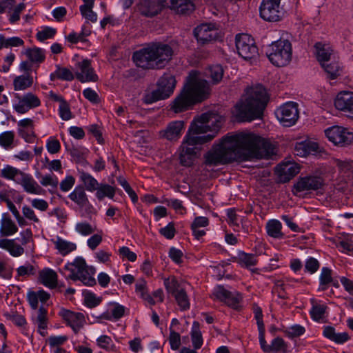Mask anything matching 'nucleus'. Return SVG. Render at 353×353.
<instances>
[{
    "instance_id": "50",
    "label": "nucleus",
    "mask_w": 353,
    "mask_h": 353,
    "mask_svg": "<svg viewBox=\"0 0 353 353\" xmlns=\"http://www.w3.org/2000/svg\"><path fill=\"white\" fill-rule=\"evenodd\" d=\"M21 99L23 100V102L28 105L29 109L36 108L40 105V100L39 98L32 93L26 94L21 98Z\"/></svg>"
},
{
    "instance_id": "27",
    "label": "nucleus",
    "mask_w": 353,
    "mask_h": 353,
    "mask_svg": "<svg viewBox=\"0 0 353 353\" xmlns=\"http://www.w3.org/2000/svg\"><path fill=\"white\" fill-rule=\"evenodd\" d=\"M314 48L317 60L321 65L330 61L333 50L329 44L318 42L315 44Z\"/></svg>"
},
{
    "instance_id": "28",
    "label": "nucleus",
    "mask_w": 353,
    "mask_h": 353,
    "mask_svg": "<svg viewBox=\"0 0 353 353\" xmlns=\"http://www.w3.org/2000/svg\"><path fill=\"white\" fill-rule=\"evenodd\" d=\"M0 248L8 250L12 256L15 257L20 256L24 253L23 248L17 244L14 239H0Z\"/></svg>"
},
{
    "instance_id": "18",
    "label": "nucleus",
    "mask_w": 353,
    "mask_h": 353,
    "mask_svg": "<svg viewBox=\"0 0 353 353\" xmlns=\"http://www.w3.org/2000/svg\"><path fill=\"white\" fill-rule=\"evenodd\" d=\"M15 182L20 184L28 193L41 195L45 192L32 176L23 172L20 177L15 179Z\"/></svg>"
},
{
    "instance_id": "14",
    "label": "nucleus",
    "mask_w": 353,
    "mask_h": 353,
    "mask_svg": "<svg viewBox=\"0 0 353 353\" xmlns=\"http://www.w3.org/2000/svg\"><path fill=\"white\" fill-rule=\"evenodd\" d=\"M194 34L197 41L202 44L216 40L218 36L215 26L211 23H203L197 26Z\"/></svg>"
},
{
    "instance_id": "49",
    "label": "nucleus",
    "mask_w": 353,
    "mask_h": 353,
    "mask_svg": "<svg viewBox=\"0 0 353 353\" xmlns=\"http://www.w3.org/2000/svg\"><path fill=\"white\" fill-rule=\"evenodd\" d=\"M25 4L23 3H19L16 5L14 4V7L12 8L11 11L9 21L11 23H14L20 19L21 12L25 9Z\"/></svg>"
},
{
    "instance_id": "24",
    "label": "nucleus",
    "mask_w": 353,
    "mask_h": 353,
    "mask_svg": "<svg viewBox=\"0 0 353 353\" xmlns=\"http://www.w3.org/2000/svg\"><path fill=\"white\" fill-rule=\"evenodd\" d=\"M294 151L297 156L302 157L320 152L319 145L309 140L296 143Z\"/></svg>"
},
{
    "instance_id": "36",
    "label": "nucleus",
    "mask_w": 353,
    "mask_h": 353,
    "mask_svg": "<svg viewBox=\"0 0 353 353\" xmlns=\"http://www.w3.org/2000/svg\"><path fill=\"white\" fill-rule=\"evenodd\" d=\"M321 66L327 73V77L330 79H335L340 75L341 68L336 61L330 63H328V62L323 63Z\"/></svg>"
},
{
    "instance_id": "32",
    "label": "nucleus",
    "mask_w": 353,
    "mask_h": 353,
    "mask_svg": "<svg viewBox=\"0 0 353 353\" xmlns=\"http://www.w3.org/2000/svg\"><path fill=\"white\" fill-rule=\"evenodd\" d=\"M282 225L277 220H270L267 223L266 229L269 236L276 239H281L283 234L281 232Z\"/></svg>"
},
{
    "instance_id": "37",
    "label": "nucleus",
    "mask_w": 353,
    "mask_h": 353,
    "mask_svg": "<svg viewBox=\"0 0 353 353\" xmlns=\"http://www.w3.org/2000/svg\"><path fill=\"white\" fill-rule=\"evenodd\" d=\"M25 54L32 62L41 63L45 59L44 50L39 48H28L26 50Z\"/></svg>"
},
{
    "instance_id": "59",
    "label": "nucleus",
    "mask_w": 353,
    "mask_h": 353,
    "mask_svg": "<svg viewBox=\"0 0 353 353\" xmlns=\"http://www.w3.org/2000/svg\"><path fill=\"white\" fill-rule=\"evenodd\" d=\"M319 265V263L316 259L310 257L306 261L305 268L307 272L313 274L318 270Z\"/></svg>"
},
{
    "instance_id": "57",
    "label": "nucleus",
    "mask_w": 353,
    "mask_h": 353,
    "mask_svg": "<svg viewBox=\"0 0 353 353\" xmlns=\"http://www.w3.org/2000/svg\"><path fill=\"white\" fill-rule=\"evenodd\" d=\"M59 115L63 120L68 121L72 118V113L67 102L59 105Z\"/></svg>"
},
{
    "instance_id": "19",
    "label": "nucleus",
    "mask_w": 353,
    "mask_h": 353,
    "mask_svg": "<svg viewBox=\"0 0 353 353\" xmlns=\"http://www.w3.org/2000/svg\"><path fill=\"white\" fill-rule=\"evenodd\" d=\"M60 316L68 323L75 333H77L85 322V317L82 313L73 312L70 310L61 309Z\"/></svg>"
},
{
    "instance_id": "2",
    "label": "nucleus",
    "mask_w": 353,
    "mask_h": 353,
    "mask_svg": "<svg viewBox=\"0 0 353 353\" xmlns=\"http://www.w3.org/2000/svg\"><path fill=\"white\" fill-rule=\"evenodd\" d=\"M224 119L219 114L207 112L196 118L191 123L180 150L196 156L199 149L197 145L212 141L217 134Z\"/></svg>"
},
{
    "instance_id": "5",
    "label": "nucleus",
    "mask_w": 353,
    "mask_h": 353,
    "mask_svg": "<svg viewBox=\"0 0 353 353\" xmlns=\"http://www.w3.org/2000/svg\"><path fill=\"white\" fill-rule=\"evenodd\" d=\"M172 54V48L169 45L158 43L135 52L132 59L138 67L160 69L169 62Z\"/></svg>"
},
{
    "instance_id": "6",
    "label": "nucleus",
    "mask_w": 353,
    "mask_h": 353,
    "mask_svg": "<svg viewBox=\"0 0 353 353\" xmlns=\"http://www.w3.org/2000/svg\"><path fill=\"white\" fill-rule=\"evenodd\" d=\"M292 45L288 40L279 39L268 47L265 54L270 62L278 67L287 65L292 59Z\"/></svg>"
},
{
    "instance_id": "51",
    "label": "nucleus",
    "mask_w": 353,
    "mask_h": 353,
    "mask_svg": "<svg viewBox=\"0 0 353 353\" xmlns=\"http://www.w3.org/2000/svg\"><path fill=\"white\" fill-rule=\"evenodd\" d=\"M169 341L171 348L173 350H176L181 345V336L180 334L176 332L172 328L170 327V336Z\"/></svg>"
},
{
    "instance_id": "25",
    "label": "nucleus",
    "mask_w": 353,
    "mask_h": 353,
    "mask_svg": "<svg viewBox=\"0 0 353 353\" xmlns=\"http://www.w3.org/2000/svg\"><path fill=\"white\" fill-rule=\"evenodd\" d=\"M70 272V274H72V272L74 274H83L87 272L89 274H94L95 269L93 267H88L86 265L85 261L82 257H77L73 262L68 263L64 268Z\"/></svg>"
},
{
    "instance_id": "20",
    "label": "nucleus",
    "mask_w": 353,
    "mask_h": 353,
    "mask_svg": "<svg viewBox=\"0 0 353 353\" xmlns=\"http://www.w3.org/2000/svg\"><path fill=\"white\" fill-rule=\"evenodd\" d=\"M162 6L169 7L178 14H188L194 9L191 0H161Z\"/></svg>"
},
{
    "instance_id": "30",
    "label": "nucleus",
    "mask_w": 353,
    "mask_h": 353,
    "mask_svg": "<svg viewBox=\"0 0 353 353\" xmlns=\"http://www.w3.org/2000/svg\"><path fill=\"white\" fill-rule=\"evenodd\" d=\"M41 282L50 288H54L57 284V273L50 269L42 270L39 274Z\"/></svg>"
},
{
    "instance_id": "54",
    "label": "nucleus",
    "mask_w": 353,
    "mask_h": 353,
    "mask_svg": "<svg viewBox=\"0 0 353 353\" xmlns=\"http://www.w3.org/2000/svg\"><path fill=\"white\" fill-rule=\"evenodd\" d=\"M56 33V30L52 28H46L37 34V39L40 41H43L48 39L52 38Z\"/></svg>"
},
{
    "instance_id": "61",
    "label": "nucleus",
    "mask_w": 353,
    "mask_h": 353,
    "mask_svg": "<svg viewBox=\"0 0 353 353\" xmlns=\"http://www.w3.org/2000/svg\"><path fill=\"white\" fill-rule=\"evenodd\" d=\"M40 183L43 186H51L54 188L57 187L59 183L57 178L50 174L43 176Z\"/></svg>"
},
{
    "instance_id": "13",
    "label": "nucleus",
    "mask_w": 353,
    "mask_h": 353,
    "mask_svg": "<svg viewBox=\"0 0 353 353\" xmlns=\"http://www.w3.org/2000/svg\"><path fill=\"white\" fill-rule=\"evenodd\" d=\"M185 124L182 121H174L170 122L167 126L159 131L160 138L171 142L177 141L182 135Z\"/></svg>"
},
{
    "instance_id": "33",
    "label": "nucleus",
    "mask_w": 353,
    "mask_h": 353,
    "mask_svg": "<svg viewBox=\"0 0 353 353\" xmlns=\"http://www.w3.org/2000/svg\"><path fill=\"white\" fill-rule=\"evenodd\" d=\"M80 179L88 191L93 192L97 190L99 188V183L98 181L91 174L87 172H80Z\"/></svg>"
},
{
    "instance_id": "52",
    "label": "nucleus",
    "mask_w": 353,
    "mask_h": 353,
    "mask_svg": "<svg viewBox=\"0 0 353 353\" xmlns=\"http://www.w3.org/2000/svg\"><path fill=\"white\" fill-rule=\"evenodd\" d=\"M76 231L82 235L88 236L94 232L92 225L86 222L78 223L75 227Z\"/></svg>"
},
{
    "instance_id": "1",
    "label": "nucleus",
    "mask_w": 353,
    "mask_h": 353,
    "mask_svg": "<svg viewBox=\"0 0 353 353\" xmlns=\"http://www.w3.org/2000/svg\"><path fill=\"white\" fill-rule=\"evenodd\" d=\"M274 153L273 145L254 134H228L204 154V164L214 167L254 158L269 159Z\"/></svg>"
},
{
    "instance_id": "23",
    "label": "nucleus",
    "mask_w": 353,
    "mask_h": 353,
    "mask_svg": "<svg viewBox=\"0 0 353 353\" xmlns=\"http://www.w3.org/2000/svg\"><path fill=\"white\" fill-rule=\"evenodd\" d=\"M164 7L162 6L161 0L158 2L150 0H142L139 4V11L140 13L147 17H152L157 15Z\"/></svg>"
},
{
    "instance_id": "46",
    "label": "nucleus",
    "mask_w": 353,
    "mask_h": 353,
    "mask_svg": "<svg viewBox=\"0 0 353 353\" xmlns=\"http://www.w3.org/2000/svg\"><path fill=\"white\" fill-rule=\"evenodd\" d=\"M209 75L214 83H219L223 77V70L219 65H216L210 68Z\"/></svg>"
},
{
    "instance_id": "60",
    "label": "nucleus",
    "mask_w": 353,
    "mask_h": 353,
    "mask_svg": "<svg viewBox=\"0 0 353 353\" xmlns=\"http://www.w3.org/2000/svg\"><path fill=\"white\" fill-rule=\"evenodd\" d=\"M159 232L161 235L168 239H172L174 236L175 228L172 223H170L167 226L161 228Z\"/></svg>"
},
{
    "instance_id": "7",
    "label": "nucleus",
    "mask_w": 353,
    "mask_h": 353,
    "mask_svg": "<svg viewBox=\"0 0 353 353\" xmlns=\"http://www.w3.org/2000/svg\"><path fill=\"white\" fill-rule=\"evenodd\" d=\"M176 83L173 75L164 74L157 81V88L144 96V103L150 104L169 97L173 93Z\"/></svg>"
},
{
    "instance_id": "39",
    "label": "nucleus",
    "mask_w": 353,
    "mask_h": 353,
    "mask_svg": "<svg viewBox=\"0 0 353 353\" xmlns=\"http://www.w3.org/2000/svg\"><path fill=\"white\" fill-rule=\"evenodd\" d=\"M191 336L194 347L195 349L200 348L203 344V339L199 330V323L196 321L193 323Z\"/></svg>"
},
{
    "instance_id": "55",
    "label": "nucleus",
    "mask_w": 353,
    "mask_h": 353,
    "mask_svg": "<svg viewBox=\"0 0 353 353\" xmlns=\"http://www.w3.org/2000/svg\"><path fill=\"white\" fill-rule=\"evenodd\" d=\"M272 292L273 293H276L278 297L280 299H288L287 293L285 292L284 288V283L282 281L278 280L275 282Z\"/></svg>"
},
{
    "instance_id": "62",
    "label": "nucleus",
    "mask_w": 353,
    "mask_h": 353,
    "mask_svg": "<svg viewBox=\"0 0 353 353\" xmlns=\"http://www.w3.org/2000/svg\"><path fill=\"white\" fill-rule=\"evenodd\" d=\"M15 0H3L0 1V14L4 12H11L14 7Z\"/></svg>"
},
{
    "instance_id": "8",
    "label": "nucleus",
    "mask_w": 353,
    "mask_h": 353,
    "mask_svg": "<svg viewBox=\"0 0 353 353\" xmlns=\"http://www.w3.org/2000/svg\"><path fill=\"white\" fill-rule=\"evenodd\" d=\"M185 283L179 282L175 277L165 279L164 285L169 293H171L181 310L190 308V302L184 288Z\"/></svg>"
},
{
    "instance_id": "38",
    "label": "nucleus",
    "mask_w": 353,
    "mask_h": 353,
    "mask_svg": "<svg viewBox=\"0 0 353 353\" xmlns=\"http://www.w3.org/2000/svg\"><path fill=\"white\" fill-rule=\"evenodd\" d=\"M115 194V189L108 184H99L97 190L96 196L99 200H102L105 196L112 199Z\"/></svg>"
},
{
    "instance_id": "31",
    "label": "nucleus",
    "mask_w": 353,
    "mask_h": 353,
    "mask_svg": "<svg viewBox=\"0 0 353 353\" xmlns=\"http://www.w3.org/2000/svg\"><path fill=\"white\" fill-rule=\"evenodd\" d=\"M52 241L54 244L55 248L63 256H65L77 249L75 243L63 240L59 236L56 240Z\"/></svg>"
},
{
    "instance_id": "63",
    "label": "nucleus",
    "mask_w": 353,
    "mask_h": 353,
    "mask_svg": "<svg viewBox=\"0 0 353 353\" xmlns=\"http://www.w3.org/2000/svg\"><path fill=\"white\" fill-rule=\"evenodd\" d=\"M83 94L85 99L90 102L97 103L99 102V98L97 93L91 88H87L83 91Z\"/></svg>"
},
{
    "instance_id": "48",
    "label": "nucleus",
    "mask_w": 353,
    "mask_h": 353,
    "mask_svg": "<svg viewBox=\"0 0 353 353\" xmlns=\"http://www.w3.org/2000/svg\"><path fill=\"white\" fill-rule=\"evenodd\" d=\"M56 74L59 79L64 81H72L74 77L73 73L69 69L59 65H57Z\"/></svg>"
},
{
    "instance_id": "43",
    "label": "nucleus",
    "mask_w": 353,
    "mask_h": 353,
    "mask_svg": "<svg viewBox=\"0 0 353 353\" xmlns=\"http://www.w3.org/2000/svg\"><path fill=\"white\" fill-rule=\"evenodd\" d=\"M239 262L241 265L249 268L250 266L255 265L257 261L254 255L252 254L241 252L239 254Z\"/></svg>"
},
{
    "instance_id": "58",
    "label": "nucleus",
    "mask_w": 353,
    "mask_h": 353,
    "mask_svg": "<svg viewBox=\"0 0 353 353\" xmlns=\"http://www.w3.org/2000/svg\"><path fill=\"white\" fill-rule=\"evenodd\" d=\"M285 332L290 337H297L303 334L305 328L300 325H294L288 327Z\"/></svg>"
},
{
    "instance_id": "12",
    "label": "nucleus",
    "mask_w": 353,
    "mask_h": 353,
    "mask_svg": "<svg viewBox=\"0 0 353 353\" xmlns=\"http://www.w3.org/2000/svg\"><path fill=\"white\" fill-rule=\"evenodd\" d=\"M277 119L284 126L293 125L299 118L298 105L294 102H288L276 112Z\"/></svg>"
},
{
    "instance_id": "15",
    "label": "nucleus",
    "mask_w": 353,
    "mask_h": 353,
    "mask_svg": "<svg viewBox=\"0 0 353 353\" xmlns=\"http://www.w3.org/2000/svg\"><path fill=\"white\" fill-rule=\"evenodd\" d=\"M323 180L321 178L314 176H307L301 178L294 185L296 192L317 190L322 188Z\"/></svg>"
},
{
    "instance_id": "9",
    "label": "nucleus",
    "mask_w": 353,
    "mask_h": 353,
    "mask_svg": "<svg viewBox=\"0 0 353 353\" xmlns=\"http://www.w3.org/2000/svg\"><path fill=\"white\" fill-rule=\"evenodd\" d=\"M281 0H263L259 7L260 17L265 21L274 22L280 21L283 14L281 6Z\"/></svg>"
},
{
    "instance_id": "10",
    "label": "nucleus",
    "mask_w": 353,
    "mask_h": 353,
    "mask_svg": "<svg viewBox=\"0 0 353 353\" xmlns=\"http://www.w3.org/2000/svg\"><path fill=\"white\" fill-rule=\"evenodd\" d=\"M236 48L238 54L244 59L254 58L258 54V48L253 38L247 34L236 36Z\"/></svg>"
},
{
    "instance_id": "53",
    "label": "nucleus",
    "mask_w": 353,
    "mask_h": 353,
    "mask_svg": "<svg viewBox=\"0 0 353 353\" xmlns=\"http://www.w3.org/2000/svg\"><path fill=\"white\" fill-rule=\"evenodd\" d=\"M17 276H28L34 275L36 272L34 267L30 264L22 265L17 268Z\"/></svg>"
},
{
    "instance_id": "21",
    "label": "nucleus",
    "mask_w": 353,
    "mask_h": 353,
    "mask_svg": "<svg viewBox=\"0 0 353 353\" xmlns=\"http://www.w3.org/2000/svg\"><path fill=\"white\" fill-rule=\"evenodd\" d=\"M334 105L339 110L353 114V92H340L334 101Z\"/></svg>"
},
{
    "instance_id": "16",
    "label": "nucleus",
    "mask_w": 353,
    "mask_h": 353,
    "mask_svg": "<svg viewBox=\"0 0 353 353\" xmlns=\"http://www.w3.org/2000/svg\"><path fill=\"white\" fill-rule=\"evenodd\" d=\"M212 296L231 307H236L241 300V296L237 292L228 291L221 285L214 289Z\"/></svg>"
},
{
    "instance_id": "41",
    "label": "nucleus",
    "mask_w": 353,
    "mask_h": 353,
    "mask_svg": "<svg viewBox=\"0 0 353 353\" xmlns=\"http://www.w3.org/2000/svg\"><path fill=\"white\" fill-rule=\"evenodd\" d=\"M319 279L321 290H325L326 285L332 281V270L327 267H323L321 270Z\"/></svg>"
},
{
    "instance_id": "26",
    "label": "nucleus",
    "mask_w": 353,
    "mask_h": 353,
    "mask_svg": "<svg viewBox=\"0 0 353 353\" xmlns=\"http://www.w3.org/2000/svg\"><path fill=\"white\" fill-rule=\"evenodd\" d=\"M18 231L15 223L7 214H3L1 220L0 234L2 236H8L14 234Z\"/></svg>"
},
{
    "instance_id": "11",
    "label": "nucleus",
    "mask_w": 353,
    "mask_h": 353,
    "mask_svg": "<svg viewBox=\"0 0 353 353\" xmlns=\"http://www.w3.org/2000/svg\"><path fill=\"white\" fill-rule=\"evenodd\" d=\"M325 134L336 145L345 146L353 142V133L341 126L335 125L325 130Z\"/></svg>"
},
{
    "instance_id": "17",
    "label": "nucleus",
    "mask_w": 353,
    "mask_h": 353,
    "mask_svg": "<svg viewBox=\"0 0 353 353\" xmlns=\"http://www.w3.org/2000/svg\"><path fill=\"white\" fill-rule=\"evenodd\" d=\"M76 77L81 82L97 81V75L91 66L89 60L85 59L77 63V70L75 72Z\"/></svg>"
},
{
    "instance_id": "34",
    "label": "nucleus",
    "mask_w": 353,
    "mask_h": 353,
    "mask_svg": "<svg viewBox=\"0 0 353 353\" xmlns=\"http://www.w3.org/2000/svg\"><path fill=\"white\" fill-rule=\"evenodd\" d=\"M94 274H89L87 272H83V274H74L72 272V274H70L68 276V279H70L73 281L79 280L81 281L85 285L88 286H93L96 284V280L93 277Z\"/></svg>"
},
{
    "instance_id": "64",
    "label": "nucleus",
    "mask_w": 353,
    "mask_h": 353,
    "mask_svg": "<svg viewBox=\"0 0 353 353\" xmlns=\"http://www.w3.org/2000/svg\"><path fill=\"white\" fill-rule=\"evenodd\" d=\"M85 302L89 307H94L100 303L101 299L96 297L93 293H87L85 296Z\"/></svg>"
},
{
    "instance_id": "40",
    "label": "nucleus",
    "mask_w": 353,
    "mask_h": 353,
    "mask_svg": "<svg viewBox=\"0 0 353 353\" xmlns=\"http://www.w3.org/2000/svg\"><path fill=\"white\" fill-rule=\"evenodd\" d=\"M14 139V133L12 131H6L0 134V145L5 149L12 148Z\"/></svg>"
},
{
    "instance_id": "44",
    "label": "nucleus",
    "mask_w": 353,
    "mask_h": 353,
    "mask_svg": "<svg viewBox=\"0 0 353 353\" xmlns=\"http://www.w3.org/2000/svg\"><path fill=\"white\" fill-rule=\"evenodd\" d=\"M97 343L99 347L107 351L113 350L115 346L112 339L107 335H102L97 339Z\"/></svg>"
},
{
    "instance_id": "47",
    "label": "nucleus",
    "mask_w": 353,
    "mask_h": 353,
    "mask_svg": "<svg viewBox=\"0 0 353 353\" xmlns=\"http://www.w3.org/2000/svg\"><path fill=\"white\" fill-rule=\"evenodd\" d=\"M326 306H325L324 305H313L312 310L310 311L312 318L315 321H319L320 319L323 318Z\"/></svg>"
},
{
    "instance_id": "42",
    "label": "nucleus",
    "mask_w": 353,
    "mask_h": 353,
    "mask_svg": "<svg viewBox=\"0 0 353 353\" xmlns=\"http://www.w3.org/2000/svg\"><path fill=\"white\" fill-rule=\"evenodd\" d=\"M22 173V171L10 165H7L1 170L2 177L14 181L17 178L20 177Z\"/></svg>"
},
{
    "instance_id": "29",
    "label": "nucleus",
    "mask_w": 353,
    "mask_h": 353,
    "mask_svg": "<svg viewBox=\"0 0 353 353\" xmlns=\"http://www.w3.org/2000/svg\"><path fill=\"white\" fill-rule=\"evenodd\" d=\"M69 198L81 208H85L89 204L85 190L81 185H78L74 189L70 194Z\"/></svg>"
},
{
    "instance_id": "56",
    "label": "nucleus",
    "mask_w": 353,
    "mask_h": 353,
    "mask_svg": "<svg viewBox=\"0 0 353 353\" xmlns=\"http://www.w3.org/2000/svg\"><path fill=\"white\" fill-rule=\"evenodd\" d=\"M196 158V156L189 154L184 152L181 151L179 154L180 163L184 166H190L193 164L194 161Z\"/></svg>"
},
{
    "instance_id": "22",
    "label": "nucleus",
    "mask_w": 353,
    "mask_h": 353,
    "mask_svg": "<svg viewBox=\"0 0 353 353\" xmlns=\"http://www.w3.org/2000/svg\"><path fill=\"white\" fill-rule=\"evenodd\" d=\"M276 170L280 181L285 183L297 174L300 171V168L296 163L288 162L279 165Z\"/></svg>"
},
{
    "instance_id": "4",
    "label": "nucleus",
    "mask_w": 353,
    "mask_h": 353,
    "mask_svg": "<svg viewBox=\"0 0 353 353\" xmlns=\"http://www.w3.org/2000/svg\"><path fill=\"white\" fill-rule=\"evenodd\" d=\"M209 92L208 81L199 78L196 71H192L184 88L174 100L172 108L176 113L183 112L194 103L207 98Z\"/></svg>"
},
{
    "instance_id": "35",
    "label": "nucleus",
    "mask_w": 353,
    "mask_h": 353,
    "mask_svg": "<svg viewBox=\"0 0 353 353\" xmlns=\"http://www.w3.org/2000/svg\"><path fill=\"white\" fill-rule=\"evenodd\" d=\"M33 83V80L29 75L17 77L13 81L15 90H23L30 88Z\"/></svg>"
},
{
    "instance_id": "3",
    "label": "nucleus",
    "mask_w": 353,
    "mask_h": 353,
    "mask_svg": "<svg viewBox=\"0 0 353 353\" xmlns=\"http://www.w3.org/2000/svg\"><path fill=\"white\" fill-rule=\"evenodd\" d=\"M268 102L265 89L261 85H258L248 89L246 94L236 103L232 111V115L239 122L260 119Z\"/></svg>"
},
{
    "instance_id": "45",
    "label": "nucleus",
    "mask_w": 353,
    "mask_h": 353,
    "mask_svg": "<svg viewBox=\"0 0 353 353\" xmlns=\"http://www.w3.org/2000/svg\"><path fill=\"white\" fill-rule=\"evenodd\" d=\"M286 348H287V346H286L283 339L280 337H277V338L274 339L272 341L271 345H270V352H281L285 353V352H286Z\"/></svg>"
}]
</instances>
